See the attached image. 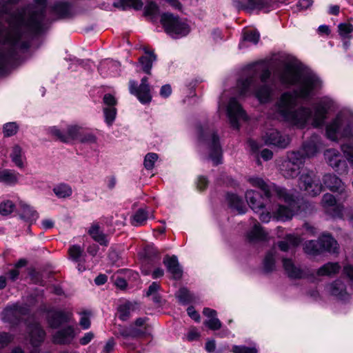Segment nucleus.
Instances as JSON below:
<instances>
[{"label": "nucleus", "instance_id": "3c124183", "mask_svg": "<svg viewBox=\"0 0 353 353\" xmlns=\"http://www.w3.org/2000/svg\"><path fill=\"white\" fill-rule=\"evenodd\" d=\"M149 319L148 317H140L135 320L134 324L132 325L135 327L140 328L141 330L148 329V333L146 336L150 334L151 332V326L148 324Z\"/></svg>", "mask_w": 353, "mask_h": 353}, {"label": "nucleus", "instance_id": "39448f33", "mask_svg": "<svg viewBox=\"0 0 353 353\" xmlns=\"http://www.w3.org/2000/svg\"><path fill=\"white\" fill-rule=\"evenodd\" d=\"M352 126V117L348 114L340 113L326 126V136L332 141H337L339 137H349Z\"/></svg>", "mask_w": 353, "mask_h": 353}, {"label": "nucleus", "instance_id": "2eb2a0df", "mask_svg": "<svg viewBox=\"0 0 353 353\" xmlns=\"http://www.w3.org/2000/svg\"><path fill=\"white\" fill-rule=\"evenodd\" d=\"M330 108V105L329 102L325 101H320L314 105V112L313 113L312 111H311V116L307 119L305 123L303 126H299L298 125H294L298 128H303L310 119H312V125L314 127L317 128L321 126L324 123L326 114ZM310 110H312L310 109Z\"/></svg>", "mask_w": 353, "mask_h": 353}, {"label": "nucleus", "instance_id": "bb28decb", "mask_svg": "<svg viewBox=\"0 0 353 353\" xmlns=\"http://www.w3.org/2000/svg\"><path fill=\"white\" fill-rule=\"evenodd\" d=\"M329 290L332 295L337 297L339 300L347 301L350 294L346 292L345 285L341 280H336L329 286Z\"/></svg>", "mask_w": 353, "mask_h": 353}, {"label": "nucleus", "instance_id": "0e129e2a", "mask_svg": "<svg viewBox=\"0 0 353 353\" xmlns=\"http://www.w3.org/2000/svg\"><path fill=\"white\" fill-rule=\"evenodd\" d=\"M341 149L347 159L353 164V145L350 143H345L342 145Z\"/></svg>", "mask_w": 353, "mask_h": 353}, {"label": "nucleus", "instance_id": "a18cd8bd", "mask_svg": "<svg viewBox=\"0 0 353 353\" xmlns=\"http://www.w3.org/2000/svg\"><path fill=\"white\" fill-rule=\"evenodd\" d=\"M103 112L105 123L108 126H111L116 118L117 108L115 107H103Z\"/></svg>", "mask_w": 353, "mask_h": 353}, {"label": "nucleus", "instance_id": "680f3d73", "mask_svg": "<svg viewBox=\"0 0 353 353\" xmlns=\"http://www.w3.org/2000/svg\"><path fill=\"white\" fill-rule=\"evenodd\" d=\"M329 236L334 242V243H325V246L322 247V252H328L330 253H337L339 250V246L337 241L330 234H327Z\"/></svg>", "mask_w": 353, "mask_h": 353}, {"label": "nucleus", "instance_id": "412c9836", "mask_svg": "<svg viewBox=\"0 0 353 353\" xmlns=\"http://www.w3.org/2000/svg\"><path fill=\"white\" fill-rule=\"evenodd\" d=\"M321 145V137L314 134L310 139L305 141L302 145L301 150H299L306 157H312L317 154Z\"/></svg>", "mask_w": 353, "mask_h": 353}, {"label": "nucleus", "instance_id": "4be33fe9", "mask_svg": "<svg viewBox=\"0 0 353 353\" xmlns=\"http://www.w3.org/2000/svg\"><path fill=\"white\" fill-rule=\"evenodd\" d=\"M74 336L73 327L68 325L56 332L52 336V341L56 344H69L73 340Z\"/></svg>", "mask_w": 353, "mask_h": 353}, {"label": "nucleus", "instance_id": "1a4fd4ad", "mask_svg": "<svg viewBox=\"0 0 353 353\" xmlns=\"http://www.w3.org/2000/svg\"><path fill=\"white\" fill-rule=\"evenodd\" d=\"M28 313L29 309L27 305L16 303L4 308L1 313V319L3 322L17 325Z\"/></svg>", "mask_w": 353, "mask_h": 353}, {"label": "nucleus", "instance_id": "5701e85b", "mask_svg": "<svg viewBox=\"0 0 353 353\" xmlns=\"http://www.w3.org/2000/svg\"><path fill=\"white\" fill-rule=\"evenodd\" d=\"M51 11L59 19H67L74 15L72 6L67 1H57L51 7Z\"/></svg>", "mask_w": 353, "mask_h": 353}, {"label": "nucleus", "instance_id": "f8f14e48", "mask_svg": "<svg viewBox=\"0 0 353 353\" xmlns=\"http://www.w3.org/2000/svg\"><path fill=\"white\" fill-rule=\"evenodd\" d=\"M227 114L231 126L236 130L239 128V121L246 120L247 115L235 98H231L227 107Z\"/></svg>", "mask_w": 353, "mask_h": 353}, {"label": "nucleus", "instance_id": "5fc2aeb1", "mask_svg": "<svg viewBox=\"0 0 353 353\" xmlns=\"http://www.w3.org/2000/svg\"><path fill=\"white\" fill-rule=\"evenodd\" d=\"M121 3L123 10L127 7H132L136 10H140L143 6L141 0H122Z\"/></svg>", "mask_w": 353, "mask_h": 353}, {"label": "nucleus", "instance_id": "f3484780", "mask_svg": "<svg viewBox=\"0 0 353 353\" xmlns=\"http://www.w3.org/2000/svg\"><path fill=\"white\" fill-rule=\"evenodd\" d=\"M266 145H274L279 148H285L290 143V138L283 135L276 130H270L263 137Z\"/></svg>", "mask_w": 353, "mask_h": 353}, {"label": "nucleus", "instance_id": "6ab92c4d", "mask_svg": "<svg viewBox=\"0 0 353 353\" xmlns=\"http://www.w3.org/2000/svg\"><path fill=\"white\" fill-rule=\"evenodd\" d=\"M147 333L148 329L141 330L130 325L129 327L119 326L115 334L117 337H121L123 340H126L130 338L137 339L146 336Z\"/></svg>", "mask_w": 353, "mask_h": 353}, {"label": "nucleus", "instance_id": "aec40b11", "mask_svg": "<svg viewBox=\"0 0 353 353\" xmlns=\"http://www.w3.org/2000/svg\"><path fill=\"white\" fill-rule=\"evenodd\" d=\"M72 314L62 310H55L48 316V323L49 326L53 329H57L62 325L70 321Z\"/></svg>", "mask_w": 353, "mask_h": 353}, {"label": "nucleus", "instance_id": "2f4dec72", "mask_svg": "<svg viewBox=\"0 0 353 353\" xmlns=\"http://www.w3.org/2000/svg\"><path fill=\"white\" fill-rule=\"evenodd\" d=\"M138 307L137 303L130 301L119 305L118 307L119 319L123 321H127L130 318L131 312L135 311Z\"/></svg>", "mask_w": 353, "mask_h": 353}, {"label": "nucleus", "instance_id": "ddd939ff", "mask_svg": "<svg viewBox=\"0 0 353 353\" xmlns=\"http://www.w3.org/2000/svg\"><path fill=\"white\" fill-rule=\"evenodd\" d=\"M148 77H143L139 87L137 86V83L135 81L130 80L129 82L130 92L132 94L135 95L142 103H150L152 99L150 85L148 83Z\"/></svg>", "mask_w": 353, "mask_h": 353}, {"label": "nucleus", "instance_id": "e433bc0d", "mask_svg": "<svg viewBox=\"0 0 353 353\" xmlns=\"http://www.w3.org/2000/svg\"><path fill=\"white\" fill-rule=\"evenodd\" d=\"M68 254L70 259L76 262L79 263L84 261V256H85L84 250L80 245H73L68 249Z\"/></svg>", "mask_w": 353, "mask_h": 353}, {"label": "nucleus", "instance_id": "0eeeda50", "mask_svg": "<svg viewBox=\"0 0 353 353\" xmlns=\"http://www.w3.org/2000/svg\"><path fill=\"white\" fill-rule=\"evenodd\" d=\"M305 163V156L300 151H290L281 164L282 175L286 179L296 178L301 172Z\"/></svg>", "mask_w": 353, "mask_h": 353}, {"label": "nucleus", "instance_id": "58836bf2", "mask_svg": "<svg viewBox=\"0 0 353 353\" xmlns=\"http://www.w3.org/2000/svg\"><path fill=\"white\" fill-rule=\"evenodd\" d=\"M340 265L338 263H327L321 266L317 271L319 276H331L339 272Z\"/></svg>", "mask_w": 353, "mask_h": 353}, {"label": "nucleus", "instance_id": "e2e57ef3", "mask_svg": "<svg viewBox=\"0 0 353 353\" xmlns=\"http://www.w3.org/2000/svg\"><path fill=\"white\" fill-rule=\"evenodd\" d=\"M19 0H0V12L8 14L10 10V6L17 3Z\"/></svg>", "mask_w": 353, "mask_h": 353}, {"label": "nucleus", "instance_id": "f03ea898", "mask_svg": "<svg viewBox=\"0 0 353 353\" xmlns=\"http://www.w3.org/2000/svg\"><path fill=\"white\" fill-rule=\"evenodd\" d=\"M46 7L47 0H34L33 3L16 13L14 21L10 24V30L3 38L6 46L0 49V73L12 67L17 59V49L30 48V42L26 39L42 32Z\"/></svg>", "mask_w": 353, "mask_h": 353}, {"label": "nucleus", "instance_id": "79ce46f5", "mask_svg": "<svg viewBox=\"0 0 353 353\" xmlns=\"http://www.w3.org/2000/svg\"><path fill=\"white\" fill-rule=\"evenodd\" d=\"M53 192L58 198L64 199L69 197L72 194V190L68 184L60 183L53 188Z\"/></svg>", "mask_w": 353, "mask_h": 353}, {"label": "nucleus", "instance_id": "6e6d98bb", "mask_svg": "<svg viewBox=\"0 0 353 353\" xmlns=\"http://www.w3.org/2000/svg\"><path fill=\"white\" fill-rule=\"evenodd\" d=\"M259 38V32L256 30L248 31L245 32L243 35L244 41L251 42L254 44L258 43Z\"/></svg>", "mask_w": 353, "mask_h": 353}, {"label": "nucleus", "instance_id": "69168bd1", "mask_svg": "<svg viewBox=\"0 0 353 353\" xmlns=\"http://www.w3.org/2000/svg\"><path fill=\"white\" fill-rule=\"evenodd\" d=\"M13 339L12 336L7 332H0V349L6 347Z\"/></svg>", "mask_w": 353, "mask_h": 353}, {"label": "nucleus", "instance_id": "7ed1b4c3", "mask_svg": "<svg viewBox=\"0 0 353 353\" xmlns=\"http://www.w3.org/2000/svg\"><path fill=\"white\" fill-rule=\"evenodd\" d=\"M249 182L254 187L261 188L267 199L277 197L283 201L289 206L279 205L274 212V216L278 220L287 221L293 216L294 212L296 208V202L294 195L286 188L276 185L274 183L268 184L264 180L259 177L250 178Z\"/></svg>", "mask_w": 353, "mask_h": 353}, {"label": "nucleus", "instance_id": "a211bd4d", "mask_svg": "<svg viewBox=\"0 0 353 353\" xmlns=\"http://www.w3.org/2000/svg\"><path fill=\"white\" fill-rule=\"evenodd\" d=\"M335 244V242L327 235H322L318 240H310L305 243L303 250L309 255L316 256L321 254L322 247L325 246V243Z\"/></svg>", "mask_w": 353, "mask_h": 353}, {"label": "nucleus", "instance_id": "774afa93", "mask_svg": "<svg viewBox=\"0 0 353 353\" xmlns=\"http://www.w3.org/2000/svg\"><path fill=\"white\" fill-rule=\"evenodd\" d=\"M270 77L271 71L268 68L263 69L259 76V83H271V81H268V80L270 79Z\"/></svg>", "mask_w": 353, "mask_h": 353}, {"label": "nucleus", "instance_id": "7c9ffc66", "mask_svg": "<svg viewBox=\"0 0 353 353\" xmlns=\"http://www.w3.org/2000/svg\"><path fill=\"white\" fill-rule=\"evenodd\" d=\"M247 238L250 243L263 241L267 239V234L257 223L254 224L253 228L248 233Z\"/></svg>", "mask_w": 353, "mask_h": 353}, {"label": "nucleus", "instance_id": "6e6552de", "mask_svg": "<svg viewBox=\"0 0 353 353\" xmlns=\"http://www.w3.org/2000/svg\"><path fill=\"white\" fill-rule=\"evenodd\" d=\"M299 185L311 196H316L323 190L319 178L312 170L303 171L299 177Z\"/></svg>", "mask_w": 353, "mask_h": 353}, {"label": "nucleus", "instance_id": "de8ad7c7", "mask_svg": "<svg viewBox=\"0 0 353 353\" xmlns=\"http://www.w3.org/2000/svg\"><path fill=\"white\" fill-rule=\"evenodd\" d=\"M159 12V8L156 3L150 2L146 5L144 10V14L146 17H150L152 21L157 19Z\"/></svg>", "mask_w": 353, "mask_h": 353}, {"label": "nucleus", "instance_id": "338daca9", "mask_svg": "<svg viewBox=\"0 0 353 353\" xmlns=\"http://www.w3.org/2000/svg\"><path fill=\"white\" fill-rule=\"evenodd\" d=\"M103 103L105 105V107H115L117 101L111 94H105L103 98Z\"/></svg>", "mask_w": 353, "mask_h": 353}, {"label": "nucleus", "instance_id": "864d4df0", "mask_svg": "<svg viewBox=\"0 0 353 353\" xmlns=\"http://www.w3.org/2000/svg\"><path fill=\"white\" fill-rule=\"evenodd\" d=\"M158 159V155L156 153H148L145 155L144 159V167L147 170H152L154 168V163Z\"/></svg>", "mask_w": 353, "mask_h": 353}, {"label": "nucleus", "instance_id": "a19ab883", "mask_svg": "<svg viewBox=\"0 0 353 353\" xmlns=\"http://www.w3.org/2000/svg\"><path fill=\"white\" fill-rule=\"evenodd\" d=\"M10 156L12 161L17 168L20 169L24 168V163L22 160V148L19 145L13 146Z\"/></svg>", "mask_w": 353, "mask_h": 353}, {"label": "nucleus", "instance_id": "bf43d9fd", "mask_svg": "<svg viewBox=\"0 0 353 353\" xmlns=\"http://www.w3.org/2000/svg\"><path fill=\"white\" fill-rule=\"evenodd\" d=\"M80 128L77 125L70 126L68 128L66 135L68 139V142L71 140L79 139L80 136Z\"/></svg>", "mask_w": 353, "mask_h": 353}, {"label": "nucleus", "instance_id": "603ef678", "mask_svg": "<svg viewBox=\"0 0 353 353\" xmlns=\"http://www.w3.org/2000/svg\"><path fill=\"white\" fill-rule=\"evenodd\" d=\"M5 137H11L14 135L18 130V125L15 122L7 123L3 128Z\"/></svg>", "mask_w": 353, "mask_h": 353}, {"label": "nucleus", "instance_id": "dca6fc26", "mask_svg": "<svg viewBox=\"0 0 353 353\" xmlns=\"http://www.w3.org/2000/svg\"><path fill=\"white\" fill-rule=\"evenodd\" d=\"M259 189L262 191L263 194L252 190H248L245 192V199L248 204L255 212H259L263 210L266 205V201H271L272 199H267L263 191L261 188Z\"/></svg>", "mask_w": 353, "mask_h": 353}, {"label": "nucleus", "instance_id": "13d9d810", "mask_svg": "<svg viewBox=\"0 0 353 353\" xmlns=\"http://www.w3.org/2000/svg\"><path fill=\"white\" fill-rule=\"evenodd\" d=\"M232 352L233 353H258L256 348L245 345H233Z\"/></svg>", "mask_w": 353, "mask_h": 353}, {"label": "nucleus", "instance_id": "a878e982", "mask_svg": "<svg viewBox=\"0 0 353 353\" xmlns=\"http://www.w3.org/2000/svg\"><path fill=\"white\" fill-rule=\"evenodd\" d=\"M163 263L166 266L168 271L172 274L174 279L177 280L181 278L183 271L176 256L173 255L172 256H169L168 255H166L163 259Z\"/></svg>", "mask_w": 353, "mask_h": 353}, {"label": "nucleus", "instance_id": "37998d69", "mask_svg": "<svg viewBox=\"0 0 353 353\" xmlns=\"http://www.w3.org/2000/svg\"><path fill=\"white\" fill-rule=\"evenodd\" d=\"M148 217V212L145 209L139 208L133 216L132 224L135 226L143 225Z\"/></svg>", "mask_w": 353, "mask_h": 353}, {"label": "nucleus", "instance_id": "cd10ccee", "mask_svg": "<svg viewBox=\"0 0 353 353\" xmlns=\"http://www.w3.org/2000/svg\"><path fill=\"white\" fill-rule=\"evenodd\" d=\"M21 175L14 170H0V182L7 185H14L19 183Z\"/></svg>", "mask_w": 353, "mask_h": 353}, {"label": "nucleus", "instance_id": "09e8293b", "mask_svg": "<svg viewBox=\"0 0 353 353\" xmlns=\"http://www.w3.org/2000/svg\"><path fill=\"white\" fill-rule=\"evenodd\" d=\"M337 202H340L338 200V198L336 199V197L330 194L326 193L323 196L321 203L323 206L325 208H330V207H334L336 205Z\"/></svg>", "mask_w": 353, "mask_h": 353}, {"label": "nucleus", "instance_id": "c9c22d12", "mask_svg": "<svg viewBox=\"0 0 353 353\" xmlns=\"http://www.w3.org/2000/svg\"><path fill=\"white\" fill-rule=\"evenodd\" d=\"M276 250L274 248L271 249L265 255L263 260V270L265 272H271L275 268V256Z\"/></svg>", "mask_w": 353, "mask_h": 353}, {"label": "nucleus", "instance_id": "8fccbe9b", "mask_svg": "<svg viewBox=\"0 0 353 353\" xmlns=\"http://www.w3.org/2000/svg\"><path fill=\"white\" fill-rule=\"evenodd\" d=\"M15 208L12 201L7 200L0 203V214L2 216H7L11 214Z\"/></svg>", "mask_w": 353, "mask_h": 353}, {"label": "nucleus", "instance_id": "72a5a7b5", "mask_svg": "<svg viewBox=\"0 0 353 353\" xmlns=\"http://www.w3.org/2000/svg\"><path fill=\"white\" fill-rule=\"evenodd\" d=\"M88 234L94 241L99 243L101 245L107 246L108 241L106 235L100 230L98 224L92 225L88 230Z\"/></svg>", "mask_w": 353, "mask_h": 353}, {"label": "nucleus", "instance_id": "473e14b6", "mask_svg": "<svg viewBox=\"0 0 353 353\" xmlns=\"http://www.w3.org/2000/svg\"><path fill=\"white\" fill-rule=\"evenodd\" d=\"M283 265L289 277L292 279H301L303 276V272L296 268L290 259H283Z\"/></svg>", "mask_w": 353, "mask_h": 353}, {"label": "nucleus", "instance_id": "423d86ee", "mask_svg": "<svg viewBox=\"0 0 353 353\" xmlns=\"http://www.w3.org/2000/svg\"><path fill=\"white\" fill-rule=\"evenodd\" d=\"M160 21L165 32L173 39L185 37L190 32L189 26L172 13H163Z\"/></svg>", "mask_w": 353, "mask_h": 353}, {"label": "nucleus", "instance_id": "f704fd0d", "mask_svg": "<svg viewBox=\"0 0 353 353\" xmlns=\"http://www.w3.org/2000/svg\"><path fill=\"white\" fill-rule=\"evenodd\" d=\"M157 59L154 52H150V55L141 57L139 59V63L141 65L142 70L148 74H151L153 63L157 61Z\"/></svg>", "mask_w": 353, "mask_h": 353}, {"label": "nucleus", "instance_id": "4468645a", "mask_svg": "<svg viewBox=\"0 0 353 353\" xmlns=\"http://www.w3.org/2000/svg\"><path fill=\"white\" fill-rule=\"evenodd\" d=\"M324 157L326 162L336 172L342 174L347 171V164L346 160L335 149H328L324 152Z\"/></svg>", "mask_w": 353, "mask_h": 353}, {"label": "nucleus", "instance_id": "f257e3e1", "mask_svg": "<svg viewBox=\"0 0 353 353\" xmlns=\"http://www.w3.org/2000/svg\"><path fill=\"white\" fill-rule=\"evenodd\" d=\"M278 79L282 85H296V88L293 92H284L277 99L274 105L275 113L292 125L303 126L312 112L307 107L301 106L296 109L297 99H309L313 91L321 87V80L311 71H294L289 63L278 72Z\"/></svg>", "mask_w": 353, "mask_h": 353}, {"label": "nucleus", "instance_id": "b1692460", "mask_svg": "<svg viewBox=\"0 0 353 353\" xmlns=\"http://www.w3.org/2000/svg\"><path fill=\"white\" fill-rule=\"evenodd\" d=\"M30 342L32 346L38 347L44 341L46 332L39 323H34L29 325Z\"/></svg>", "mask_w": 353, "mask_h": 353}, {"label": "nucleus", "instance_id": "49530a36", "mask_svg": "<svg viewBox=\"0 0 353 353\" xmlns=\"http://www.w3.org/2000/svg\"><path fill=\"white\" fill-rule=\"evenodd\" d=\"M339 35L343 39H350V34L353 32V25L351 23H341L338 25Z\"/></svg>", "mask_w": 353, "mask_h": 353}, {"label": "nucleus", "instance_id": "ea45409f", "mask_svg": "<svg viewBox=\"0 0 353 353\" xmlns=\"http://www.w3.org/2000/svg\"><path fill=\"white\" fill-rule=\"evenodd\" d=\"M300 239L292 234L287 235L284 241H279L278 246L281 251L286 252L290 246L296 247L300 243Z\"/></svg>", "mask_w": 353, "mask_h": 353}, {"label": "nucleus", "instance_id": "9b49d317", "mask_svg": "<svg viewBox=\"0 0 353 353\" xmlns=\"http://www.w3.org/2000/svg\"><path fill=\"white\" fill-rule=\"evenodd\" d=\"M323 183L330 191L337 193L339 201H343L347 198L348 192L344 183L335 174H325L323 176Z\"/></svg>", "mask_w": 353, "mask_h": 353}, {"label": "nucleus", "instance_id": "9d476101", "mask_svg": "<svg viewBox=\"0 0 353 353\" xmlns=\"http://www.w3.org/2000/svg\"><path fill=\"white\" fill-rule=\"evenodd\" d=\"M202 130L200 132V139L208 141L209 158L212 160L214 165H218L222 163V148L219 141V137L216 132H213L209 135Z\"/></svg>", "mask_w": 353, "mask_h": 353}, {"label": "nucleus", "instance_id": "052dcab7", "mask_svg": "<svg viewBox=\"0 0 353 353\" xmlns=\"http://www.w3.org/2000/svg\"><path fill=\"white\" fill-rule=\"evenodd\" d=\"M204 325L212 330H218L221 327V323L216 316L204 321Z\"/></svg>", "mask_w": 353, "mask_h": 353}, {"label": "nucleus", "instance_id": "c756f323", "mask_svg": "<svg viewBox=\"0 0 353 353\" xmlns=\"http://www.w3.org/2000/svg\"><path fill=\"white\" fill-rule=\"evenodd\" d=\"M227 201L229 206L236 210L239 214H245L246 212V206L244 204L243 200L235 194H227Z\"/></svg>", "mask_w": 353, "mask_h": 353}, {"label": "nucleus", "instance_id": "393cba45", "mask_svg": "<svg viewBox=\"0 0 353 353\" xmlns=\"http://www.w3.org/2000/svg\"><path fill=\"white\" fill-rule=\"evenodd\" d=\"M143 263L144 265H154L158 263L161 259L160 254L157 249L153 245H147L145 247L141 254Z\"/></svg>", "mask_w": 353, "mask_h": 353}, {"label": "nucleus", "instance_id": "20e7f679", "mask_svg": "<svg viewBox=\"0 0 353 353\" xmlns=\"http://www.w3.org/2000/svg\"><path fill=\"white\" fill-rule=\"evenodd\" d=\"M236 85L241 95L252 92L261 103L270 101L275 89V83L273 80L271 81V83H259L254 73L239 79Z\"/></svg>", "mask_w": 353, "mask_h": 353}, {"label": "nucleus", "instance_id": "4c0bfd02", "mask_svg": "<svg viewBox=\"0 0 353 353\" xmlns=\"http://www.w3.org/2000/svg\"><path fill=\"white\" fill-rule=\"evenodd\" d=\"M22 212L20 214V217L22 219H25L27 221H30L31 223L35 221L39 217L38 213L31 206L27 204H21V205Z\"/></svg>", "mask_w": 353, "mask_h": 353}, {"label": "nucleus", "instance_id": "c03bdc74", "mask_svg": "<svg viewBox=\"0 0 353 353\" xmlns=\"http://www.w3.org/2000/svg\"><path fill=\"white\" fill-rule=\"evenodd\" d=\"M179 302L183 305L188 304L192 301L193 296L190 291L185 288H181L179 289L176 294Z\"/></svg>", "mask_w": 353, "mask_h": 353}, {"label": "nucleus", "instance_id": "c85d7f7f", "mask_svg": "<svg viewBox=\"0 0 353 353\" xmlns=\"http://www.w3.org/2000/svg\"><path fill=\"white\" fill-rule=\"evenodd\" d=\"M232 4L237 10L252 11L256 8L263 7V0H232Z\"/></svg>", "mask_w": 353, "mask_h": 353}, {"label": "nucleus", "instance_id": "4d7b16f0", "mask_svg": "<svg viewBox=\"0 0 353 353\" xmlns=\"http://www.w3.org/2000/svg\"><path fill=\"white\" fill-rule=\"evenodd\" d=\"M49 132L52 136L55 137L57 139H59L63 143H68V139L66 133H63L55 126L50 128Z\"/></svg>", "mask_w": 353, "mask_h": 353}]
</instances>
